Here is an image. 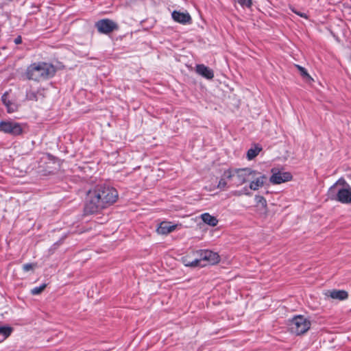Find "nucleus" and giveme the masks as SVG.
<instances>
[{"label":"nucleus","instance_id":"6ab92c4d","mask_svg":"<svg viewBox=\"0 0 351 351\" xmlns=\"http://www.w3.org/2000/svg\"><path fill=\"white\" fill-rule=\"evenodd\" d=\"M295 67L299 70L300 75L304 79L308 82L313 81V78L310 76L307 71L304 67L298 64L295 65Z\"/></svg>","mask_w":351,"mask_h":351},{"label":"nucleus","instance_id":"a211bd4d","mask_svg":"<svg viewBox=\"0 0 351 351\" xmlns=\"http://www.w3.org/2000/svg\"><path fill=\"white\" fill-rule=\"evenodd\" d=\"M262 150V148L258 145H255L248 149L247 152V158L249 160L254 159Z\"/></svg>","mask_w":351,"mask_h":351},{"label":"nucleus","instance_id":"f257e3e1","mask_svg":"<svg viewBox=\"0 0 351 351\" xmlns=\"http://www.w3.org/2000/svg\"><path fill=\"white\" fill-rule=\"evenodd\" d=\"M224 176L231 180L234 186L238 187L248 183V186L243 187L241 191H232L231 194L234 196H250V190H259L267 181V176L265 174L250 167L228 169L224 171Z\"/></svg>","mask_w":351,"mask_h":351},{"label":"nucleus","instance_id":"4468645a","mask_svg":"<svg viewBox=\"0 0 351 351\" xmlns=\"http://www.w3.org/2000/svg\"><path fill=\"white\" fill-rule=\"evenodd\" d=\"M172 18L173 19L178 23H187L191 21V18L189 13L185 12H180L178 11H173L172 12Z\"/></svg>","mask_w":351,"mask_h":351},{"label":"nucleus","instance_id":"aec40b11","mask_svg":"<svg viewBox=\"0 0 351 351\" xmlns=\"http://www.w3.org/2000/svg\"><path fill=\"white\" fill-rule=\"evenodd\" d=\"M226 179H228V178L224 176V173H223V178H221L219 180V183L217 184V188L221 191H224L228 188V183L226 181Z\"/></svg>","mask_w":351,"mask_h":351},{"label":"nucleus","instance_id":"4be33fe9","mask_svg":"<svg viewBox=\"0 0 351 351\" xmlns=\"http://www.w3.org/2000/svg\"><path fill=\"white\" fill-rule=\"evenodd\" d=\"M36 266V263H27L23 265V269L24 271L27 272L30 270H34Z\"/></svg>","mask_w":351,"mask_h":351},{"label":"nucleus","instance_id":"b1692460","mask_svg":"<svg viewBox=\"0 0 351 351\" xmlns=\"http://www.w3.org/2000/svg\"><path fill=\"white\" fill-rule=\"evenodd\" d=\"M26 97L28 100H37L36 93L33 91H29L27 93Z\"/></svg>","mask_w":351,"mask_h":351},{"label":"nucleus","instance_id":"9b49d317","mask_svg":"<svg viewBox=\"0 0 351 351\" xmlns=\"http://www.w3.org/2000/svg\"><path fill=\"white\" fill-rule=\"evenodd\" d=\"M256 208V212L260 215L265 216L267 213V204L266 199L261 195H255L254 197Z\"/></svg>","mask_w":351,"mask_h":351},{"label":"nucleus","instance_id":"9d476101","mask_svg":"<svg viewBox=\"0 0 351 351\" xmlns=\"http://www.w3.org/2000/svg\"><path fill=\"white\" fill-rule=\"evenodd\" d=\"M271 171L273 174L270 177L269 181L273 184H280L292 180V176L289 172H274V169Z\"/></svg>","mask_w":351,"mask_h":351},{"label":"nucleus","instance_id":"7ed1b4c3","mask_svg":"<svg viewBox=\"0 0 351 351\" xmlns=\"http://www.w3.org/2000/svg\"><path fill=\"white\" fill-rule=\"evenodd\" d=\"M220 261L217 253L210 250L193 251L191 254L182 258L186 267H205L208 264L214 265Z\"/></svg>","mask_w":351,"mask_h":351},{"label":"nucleus","instance_id":"423d86ee","mask_svg":"<svg viewBox=\"0 0 351 351\" xmlns=\"http://www.w3.org/2000/svg\"><path fill=\"white\" fill-rule=\"evenodd\" d=\"M289 326L292 333L300 335L309 330L311 322L302 315H298L289 321Z\"/></svg>","mask_w":351,"mask_h":351},{"label":"nucleus","instance_id":"a878e982","mask_svg":"<svg viewBox=\"0 0 351 351\" xmlns=\"http://www.w3.org/2000/svg\"><path fill=\"white\" fill-rule=\"evenodd\" d=\"M21 42H22V38H21V36H18L17 38H16L14 39V43H15V44H16V45L21 44Z\"/></svg>","mask_w":351,"mask_h":351},{"label":"nucleus","instance_id":"6e6552de","mask_svg":"<svg viewBox=\"0 0 351 351\" xmlns=\"http://www.w3.org/2000/svg\"><path fill=\"white\" fill-rule=\"evenodd\" d=\"M99 32L108 34L112 31L118 29L117 24L110 19H101L98 21L95 24Z\"/></svg>","mask_w":351,"mask_h":351},{"label":"nucleus","instance_id":"f03ea898","mask_svg":"<svg viewBox=\"0 0 351 351\" xmlns=\"http://www.w3.org/2000/svg\"><path fill=\"white\" fill-rule=\"evenodd\" d=\"M119 197L117 191L106 184H97L86 195L85 210L88 213H97L114 204Z\"/></svg>","mask_w":351,"mask_h":351},{"label":"nucleus","instance_id":"dca6fc26","mask_svg":"<svg viewBox=\"0 0 351 351\" xmlns=\"http://www.w3.org/2000/svg\"><path fill=\"white\" fill-rule=\"evenodd\" d=\"M201 219L205 223L211 226H215L218 223L217 219L208 213L202 214Z\"/></svg>","mask_w":351,"mask_h":351},{"label":"nucleus","instance_id":"412c9836","mask_svg":"<svg viewBox=\"0 0 351 351\" xmlns=\"http://www.w3.org/2000/svg\"><path fill=\"white\" fill-rule=\"evenodd\" d=\"M45 287H46V285L43 284L39 287L33 288L31 290V293L33 295H38V294L40 293L45 289Z\"/></svg>","mask_w":351,"mask_h":351},{"label":"nucleus","instance_id":"1a4fd4ad","mask_svg":"<svg viewBox=\"0 0 351 351\" xmlns=\"http://www.w3.org/2000/svg\"><path fill=\"white\" fill-rule=\"evenodd\" d=\"M1 101L5 106L7 112L12 113L16 112L19 109V104L15 97L12 95L9 92H5L1 97Z\"/></svg>","mask_w":351,"mask_h":351},{"label":"nucleus","instance_id":"0eeeda50","mask_svg":"<svg viewBox=\"0 0 351 351\" xmlns=\"http://www.w3.org/2000/svg\"><path fill=\"white\" fill-rule=\"evenodd\" d=\"M0 132L16 136L22 134L23 128L19 123L10 121H3L0 122Z\"/></svg>","mask_w":351,"mask_h":351},{"label":"nucleus","instance_id":"f3484780","mask_svg":"<svg viewBox=\"0 0 351 351\" xmlns=\"http://www.w3.org/2000/svg\"><path fill=\"white\" fill-rule=\"evenodd\" d=\"M13 328L8 326L0 327V343L5 341L12 332Z\"/></svg>","mask_w":351,"mask_h":351},{"label":"nucleus","instance_id":"ddd939ff","mask_svg":"<svg viewBox=\"0 0 351 351\" xmlns=\"http://www.w3.org/2000/svg\"><path fill=\"white\" fill-rule=\"evenodd\" d=\"M176 225L171 224V222L162 221L156 229L159 234H167L175 230Z\"/></svg>","mask_w":351,"mask_h":351},{"label":"nucleus","instance_id":"20e7f679","mask_svg":"<svg viewBox=\"0 0 351 351\" xmlns=\"http://www.w3.org/2000/svg\"><path fill=\"white\" fill-rule=\"evenodd\" d=\"M327 196L330 200L351 204V186L343 178H340L328 189Z\"/></svg>","mask_w":351,"mask_h":351},{"label":"nucleus","instance_id":"393cba45","mask_svg":"<svg viewBox=\"0 0 351 351\" xmlns=\"http://www.w3.org/2000/svg\"><path fill=\"white\" fill-rule=\"evenodd\" d=\"M291 11L294 13H295L296 14H298V16H301V17H303V18H305V19H307V15L305 14V13H302V12H298L293 7H291L290 8Z\"/></svg>","mask_w":351,"mask_h":351},{"label":"nucleus","instance_id":"5701e85b","mask_svg":"<svg viewBox=\"0 0 351 351\" xmlns=\"http://www.w3.org/2000/svg\"><path fill=\"white\" fill-rule=\"evenodd\" d=\"M235 2L239 3L241 6L250 7L252 5L251 0H234Z\"/></svg>","mask_w":351,"mask_h":351},{"label":"nucleus","instance_id":"f8f14e48","mask_svg":"<svg viewBox=\"0 0 351 351\" xmlns=\"http://www.w3.org/2000/svg\"><path fill=\"white\" fill-rule=\"evenodd\" d=\"M195 71L197 74L206 79L212 80L214 77L213 71L204 64H197Z\"/></svg>","mask_w":351,"mask_h":351},{"label":"nucleus","instance_id":"2eb2a0df","mask_svg":"<svg viewBox=\"0 0 351 351\" xmlns=\"http://www.w3.org/2000/svg\"><path fill=\"white\" fill-rule=\"evenodd\" d=\"M332 299L344 300L348 298V292L344 290H332L328 291L327 294Z\"/></svg>","mask_w":351,"mask_h":351},{"label":"nucleus","instance_id":"39448f33","mask_svg":"<svg viewBox=\"0 0 351 351\" xmlns=\"http://www.w3.org/2000/svg\"><path fill=\"white\" fill-rule=\"evenodd\" d=\"M56 69L51 64L40 62L31 64L27 69L26 76L28 80L40 81L52 77Z\"/></svg>","mask_w":351,"mask_h":351}]
</instances>
